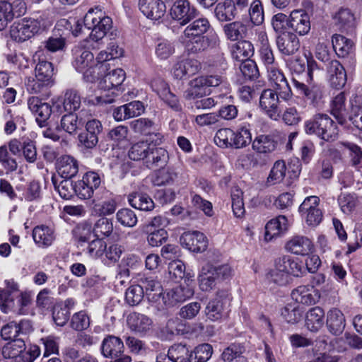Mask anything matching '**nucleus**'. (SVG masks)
<instances>
[{
  "label": "nucleus",
  "mask_w": 362,
  "mask_h": 362,
  "mask_svg": "<svg viewBox=\"0 0 362 362\" xmlns=\"http://www.w3.org/2000/svg\"><path fill=\"white\" fill-rule=\"evenodd\" d=\"M210 27V23L207 18H200L193 21L185 28V47L189 54L200 53L211 46V40L204 35Z\"/></svg>",
  "instance_id": "obj_1"
},
{
  "label": "nucleus",
  "mask_w": 362,
  "mask_h": 362,
  "mask_svg": "<svg viewBox=\"0 0 362 362\" xmlns=\"http://www.w3.org/2000/svg\"><path fill=\"white\" fill-rule=\"evenodd\" d=\"M306 134L315 135L327 142L338 138L339 129L336 123L326 114H316L305 122Z\"/></svg>",
  "instance_id": "obj_2"
},
{
  "label": "nucleus",
  "mask_w": 362,
  "mask_h": 362,
  "mask_svg": "<svg viewBox=\"0 0 362 362\" xmlns=\"http://www.w3.org/2000/svg\"><path fill=\"white\" fill-rule=\"evenodd\" d=\"M252 141L250 130L245 126L233 131L230 128L218 129L214 136V142L220 147L241 148Z\"/></svg>",
  "instance_id": "obj_3"
},
{
  "label": "nucleus",
  "mask_w": 362,
  "mask_h": 362,
  "mask_svg": "<svg viewBox=\"0 0 362 362\" xmlns=\"http://www.w3.org/2000/svg\"><path fill=\"white\" fill-rule=\"evenodd\" d=\"M123 341L118 337L107 335L100 346V351L105 358H111L110 362H132V357L124 354Z\"/></svg>",
  "instance_id": "obj_4"
},
{
  "label": "nucleus",
  "mask_w": 362,
  "mask_h": 362,
  "mask_svg": "<svg viewBox=\"0 0 362 362\" xmlns=\"http://www.w3.org/2000/svg\"><path fill=\"white\" fill-rule=\"evenodd\" d=\"M279 92L273 89L264 90L259 97V107L271 119L278 121L281 117Z\"/></svg>",
  "instance_id": "obj_5"
},
{
  "label": "nucleus",
  "mask_w": 362,
  "mask_h": 362,
  "mask_svg": "<svg viewBox=\"0 0 362 362\" xmlns=\"http://www.w3.org/2000/svg\"><path fill=\"white\" fill-rule=\"evenodd\" d=\"M30 303V296L26 293L22 296H14L6 291H0V308L4 313L13 312L20 315L25 314L24 308Z\"/></svg>",
  "instance_id": "obj_6"
},
{
  "label": "nucleus",
  "mask_w": 362,
  "mask_h": 362,
  "mask_svg": "<svg viewBox=\"0 0 362 362\" xmlns=\"http://www.w3.org/2000/svg\"><path fill=\"white\" fill-rule=\"evenodd\" d=\"M170 15L181 25H185L197 17L198 11L188 0H177L170 10Z\"/></svg>",
  "instance_id": "obj_7"
},
{
  "label": "nucleus",
  "mask_w": 362,
  "mask_h": 362,
  "mask_svg": "<svg viewBox=\"0 0 362 362\" xmlns=\"http://www.w3.org/2000/svg\"><path fill=\"white\" fill-rule=\"evenodd\" d=\"M227 291H219L214 299L211 300L205 308V315L211 321H218L226 314V305L228 303Z\"/></svg>",
  "instance_id": "obj_8"
},
{
  "label": "nucleus",
  "mask_w": 362,
  "mask_h": 362,
  "mask_svg": "<svg viewBox=\"0 0 362 362\" xmlns=\"http://www.w3.org/2000/svg\"><path fill=\"white\" fill-rule=\"evenodd\" d=\"M268 78L274 88L279 92L281 98L288 100L292 95L291 87L283 72L276 66L267 69Z\"/></svg>",
  "instance_id": "obj_9"
},
{
  "label": "nucleus",
  "mask_w": 362,
  "mask_h": 362,
  "mask_svg": "<svg viewBox=\"0 0 362 362\" xmlns=\"http://www.w3.org/2000/svg\"><path fill=\"white\" fill-rule=\"evenodd\" d=\"M194 295L193 288L188 284H181L164 293L162 302L165 306H173L183 302Z\"/></svg>",
  "instance_id": "obj_10"
},
{
  "label": "nucleus",
  "mask_w": 362,
  "mask_h": 362,
  "mask_svg": "<svg viewBox=\"0 0 362 362\" xmlns=\"http://www.w3.org/2000/svg\"><path fill=\"white\" fill-rule=\"evenodd\" d=\"M29 110L35 115L37 123L41 127L46 125L52 112H54L51 105L38 97H30L28 100Z\"/></svg>",
  "instance_id": "obj_11"
},
{
  "label": "nucleus",
  "mask_w": 362,
  "mask_h": 362,
  "mask_svg": "<svg viewBox=\"0 0 362 362\" xmlns=\"http://www.w3.org/2000/svg\"><path fill=\"white\" fill-rule=\"evenodd\" d=\"M180 240L182 246L193 252H202L207 248L206 238L201 232H185L181 235Z\"/></svg>",
  "instance_id": "obj_12"
},
{
  "label": "nucleus",
  "mask_w": 362,
  "mask_h": 362,
  "mask_svg": "<svg viewBox=\"0 0 362 362\" xmlns=\"http://www.w3.org/2000/svg\"><path fill=\"white\" fill-rule=\"evenodd\" d=\"M276 46L281 54L285 56L294 54L300 47V41L292 32H283L276 37Z\"/></svg>",
  "instance_id": "obj_13"
},
{
  "label": "nucleus",
  "mask_w": 362,
  "mask_h": 362,
  "mask_svg": "<svg viewBox=\"0 0 362 362\" xmlns=\"http://www.w3.org/2000/svg\"><path fill=\"white\" fill-rule=\"evenodd\" d=\"M130 128L136 134L149 136V141L151 143L159 144L161 142V135L154 133V123L149 119L139 118L133 120L130 123Z\"/></svg>",
  "instance_id": "obj_14"
},
{
  "label": "nucleus",
  "mask_w": 362,
  "mask_h": 362,
  "mask_svg": "<svg viewBox=\"0 0 362 362\" xmlns=\"http://www.w3.org/2000/svg\"><path fill=\"white\" fill-rule=\"evenodd\" d=\"M327 74L330 85L339 89L346 83V73L343 65L337 60L330 61L327 66Z\"/></svg>",
  "instance_id": "obj_15"
},
{
  "label": "nucleus",
  "mask_w": 362,
  "mask_h": 362,
  "mask_svg": "<svg viewBox=\"0 0 362 362\" xmlns=\"http://www.w3.org/2000/svg\"><path fill=\"white\" fill-rule=\"evenodd\" d=\"M289 28L299 35H307L310 30L309 15L303 10H294L289 16Z\"/></svg>",
  "instance_id": "obj_16"
},
{
  "label": "nucleus",
  "mask_w": 362,
  "mask_h": 362,
  "mask_svg": "<svg viewBox=\"0 0 362 362\" xmlns=\"http://www.w3.org/2000/svg\"><path fill=\"white\" fill-rule=\"evenodd\" d=\"M139 9L148 18L157 21L165 13L166 6L161 0H139Z\"/></svg>",
  "instance_id": "obj_17"
},
{
  "label": "nucleus",
  "mask_w": 362,
  "mask_h": 362,
  "mask_svg": "<svg viewBox=\"0 0 362 362\" xmlns=\"http://www.w3.org/2000/svg\"><path fill=\"white\" fill-rule=\"evenodd\" d=\"M293 83L296 90L310 100L314 106H318L322 103L324 90L321 86L313 84L308 87L295 78L293 79Z\"/></svg>",
  "instance_id": "obj_18"
},
{
  "label": "nucleus",
  "mask_w": 362,
  "mask_h": 362,
  "mask_svg": "<svg viewBox=\"0 0 362 362\" xmlns=\"http://www.w3.org/2000/svg\"><path fill=\"white\" fill-rule=\"evenodd\" d=\"M248 353L245 343L234 342L223 350L221 356L225 362H248Z\"/></svg>",
  "instance_id": "obj_19"
},
{
  "label": "nucleus",
  "mask_w": 362,
  "mask_h": 362,
  "mask_svg": "<svg viewBox=\"0 0 362 362\" xmlns=\"http://www.w3.org/2000/svg\"><path fill=\"white\" fill-rule=\"evenodd\" d=\"M201 69L200 63L196 59H185L178 61L173 66V74L176 79H183L197 74Z\"/></svg>",
  "instance_id": "obj_20"
},
{
  "label": "nucleus",
  "mask_w": 362,
  "mask_h": 362,
  "mask_svg": "<svg viewBox=\"0 0 362 362\" xmlns=\"http://www.w3.org/2000/svg\"><path fill=\"white\" fill-rule=\"evenodd\" d=\"M285 247L293 254L304 256L313 251V244L305 236L296 235L286 243Z\"/></svg>",
  "instance_id": "obj_21"
},
{
  "label": "nucleus",
  "mask_w": 362,
  "mask_h": 362,
  "mask_svg": "<svg viewBox=\"0 0 362 362\" xmlns=\"http://www.w3.org/2000/svg\"><path fill=\"white\" fill-rule=\"evenodd\" d=\"M57 173L64 179H71L78 172V163L76 159L68 155L62 156L57 160Z\"/></svg>",
  "instance_id": "obj_22"
},
{
  "label": "nucleus",
  "mask_w": 362,
  "mask_h": 362,
  "mask_svg": "<svg viewBox=\"0 0 362 362\" xmlns=\"http://www.w3.org/2000/svg\"><path fill=\"white\" fill-rule=\"evenodd\" d=\"M277 269L285 272L288 276H299L303 273V266L289 255H284L275 260Z\"/></svg>",
  "instance_id": "obj_23"
},
{
  "label": "nucleus",
  "mask_w": 362,
  "mask_h": 362,
  "mask_svg": "<svg viewBox=\"0 0 362 362\" xmlns=\"http://www.w3.org/2000/svg\"><path fill=\"white\" fill-rule=\"evenodd\" d=\"M141 286L143 290H146V295L149 301L154 303H160L162 301L163 288L160 281L154 279L153 277H146L141 279Z\"/></svg>",
  "instance_id": "obj_24"
},
{
  "label": "nucleus",
  "mask_w": 362,
  "mask_h": 362,
  "mask_svg": "<svg viewBox=\"0 0 362 362\" xmlns=\"http://www.w3.org/2000/svg\"><path fill=\"white\" fill-rule=\"evenodd\" d=\"M179 173L174 168H161L156 171L153 183L156 186H171L177 182Z\"/></svg>",
  "instance_id": "obj_25"
},
{
  "label": "nucleus",
  "mask_w": 362,
  "mask_h": 362,
  "mask_svg": "<svg viewBox=\"0 0 362 362\" xmlns=\"http://www.w3.org/2000/svg\"><path fill=\"white\" fill-rule=\"evenodd\" d=\"M81 103V98L78 91L74 89H69L64 93L62 101L54 105V107L57 108L60 113H62L63 111L61 110V105H62L64 112H74L80 107Z\"/></svg>",
  "instance_id": "obj_26"
},
{
  "label": "nucleus",
  "mask_w": 362,
  "mask_h": 362,
  "mask_svg": "<svg viewBox=\"0 0 362 362\" xmlns=\"http://www.w3.org/2000/svg\"><path fill=\"white\" fill-rule=\"evenodd\" d=\"M331 113L339 124H344L346 122L349 112L346 107V95L344 92L339 93L332 100Z\"/></svg>",
  "instance_id": "obj_27"
},
{
  "label": "nucleus",
  "mask_w": 362,
  "mask_h": 362,
  "mask_svg": "<svg viewBox=\"0 0 362 362\" xmlns=\"http://www.w3.org/2000/svg\"><path fill=\"white\" fill-rule=\"evenodd\" d=\"M226 38L230 41H240L247 37L248 27L241 21H233L226 24L223 28Z\"/></svg>",
  "instance_id": "obj_28"
},
{
  "label": "nucleus",
  "mask_w": 362,
  "mask_h": 362,
  "mask_svg": "<svg viewBox=\"0 0 362 362\" xmlns=\"http://www.w3.org/2000/svg\"><path fill=\"white\" fill-rule=\"evenodd\" d=\"M125 78V72L122 69H116L104 76L99 83V86L104 90L117 89Z\"/></svg>",
  "instance_id": "obj_29"
},
{
  "label": "nucleus",
  "mask_w": 362,
  "mask_h": 362,
  "mask_svg": "<svg viewBox=\"0 0 362 362\" xmlns=\"http://www.w3.org/2000/svg\"><path fill=\"white\" fill-rule=\"evenodd\" d=\"M326 322L328 330L334 335H339L345 328L344 314L337 308L329 311Z\"/></svg>",
  "instance_id": "obj_30"
},
{
  "label": "nucleus",
  "mask_w": 362,
  "mask_h": 362,
  "mask_svg": "<svg viewBox=\"0 0 362 362\" xmlns=\"http://www.w3.org/2000/svg\"><path fill=\"white\" fill-rule=\"evenodd\" d=\"M127 322L130 329L141 334L148 331L152 324V321L148 317L138 313L129 314Z\"/></svg>",
  "instance_id": "obj_31"
},
{
  "label": "nucleus",
  "mask_w": 362,
  "mask_h": 362,
  "mask_svg": "<svg viewBox=\"0 0 362 362\" xmlns=\"http://www.w3.org/2000/svg\"><path fill=\"white\" fill-rule=\"evenodd\" d=\"M146 166L148 168L165 165L169 160V153L163 148L151 146L148 155Z\"/></svg>",
  "instance_id": "obj_32"
},
{
  "label": "nucleus",
  "mask_w": 362,
  "mask_h": 362,
  "mask_svg": "<svg viewBox=\"0 0 362 362\" xmlns=\"http://www.w3.org/2000/svg\"><path fill=\"white\" fill-rule=\"evenodd\" d=\"M209 92L202 76H199L189 83V87L184 92L183 96L186 100L202 98Z\"/></svg>",
  "instance_id": "obj_33"
},
{
  "label": "nucleus",
  "mask_w": 362,
  "mask_h": 362,
  "mask_svg": "<svg viewBox=\"0 0 362 362\" xmlns=\"http://www.w3.org/2000/svg\"><path fill=\"white\" fill-rule=\"evenodd\" d=\"M287 223L286 217L283 215L270 220L265 226V240H271L273 238L278 236L282 232L286 230Z\"/></svg>",
  "instance_id": "obj_34"
},
{
  "label": "nucleus",
  "mask_w": 362,
  "mask_h": 362,
  "mask_svg": "<svg viewBox=\"0 0 362 362\" xmlns=\"http://www.w3.org/2000/svg\"><path fill=\"white\" fill-rule=\"evenodd\" d=\"M324 310L318 307L310 308L306 313L305 325L307 328L313 332H317L324 324Z\"/></svg>",
  "instance_id": "obj_35"
},
{
  "label": "nucleus",
  "mask_w": 362,
  "mask_h": 362,
  "mask_svg": "<svg viewBox=\"0 0 362 362\" xmlns=\"http://www.w3.org/2000/svg\"><path fill=\"white\" fill-rule=\"evenodd\" d=\"M231 54L233 59L239 62L249 60L254 54L253 45L248 40H240L233 45Z\"/></svg>",
  "instance_id": "obj_36"
},
{
  "label": "nucleus",
  "mask_w": 362,
  "mask_h": 362,
  "mask_svg": "<svg viewBox=\"0 0 362 362\" xmlns=\"http://www.w3.org/2000/svg\"><path fill=\"white\" fill-rule=\"evenodd\" d=\"M215 16L220 22L231 21L235 16V8L233 0H225L216 4Z\"/></svg>",
  "instance_id": "obj_37"
},
{
  "label": "nucleus",
  "mask_w": 362,
  "mask_h": 362,
  "mask_svg": "<svg viewBox=\"0 0 362 362\" xmlns=\"http://www.w3.org/2000/svg\"><path fill=\"white\" fill-rule=\"evenodd\" d=\"M25 350V344L22 339H13L0 350L3 358L12 359L21 356Z\"/></svg>",
  "instance_id": "obj_38"
},
{
  "label": "nucleus",
  "mask_w": 362,
  "mask_h": 362,
  "mask_svg": "<svg viewBox=\"0 0 362 362\" xmlns=\"http://www.w3.org/2000/svg\"><path fill=\"white\" fill-rule=\"evenodd\" d=\"M75 61L74 66L77 71H84L95 64L93 54L89 50L81 47H76L74 49Z\"/></svg>",
  "instance_id": "obj_39"
},
{
  "label": "nucleus",
  "mask_w": 362,
  "mask_h": 362,
  "mask_svg": "<svg viewBox=\"0 0 362 362\" xmlns=\"http://www.w3.org/2000/svg\"><path fill=\"white\" fill-rule=\"evenodd\" d=\"M151 146L148 141H138L132 145L128 151V156L131 160L136 161L142 160L145 164Z\"/></svg>",
  "instance_id": "obj_40"
},
{
  "label": "nucleus",
  "mask_w": 362,
  "mask_h": 362,
  "mask_svg": "<svg viewBox=\"0 0 362 362\" xmlns=\"http://www.w3.org/2000/svg\"><path fill=\"white\" fill-rule=\"evenodd\" d=\"M277 146V141L271 135L261 134L257 136L252 142V148L261 153L274 151Z\"/></svg>",
  "instance_id": "obj_41"
},
{
  "label": "nucleus",
  "mask_w": 362,
  "mask_h": 362,
  "mask_svg": "<svg viewBox=\"0 0 362 362\" xmlns=\"http://www.w3.org/2000/svg\"><path fill=\"white\" fill-rule=\"evenodd\" d=\"M33 238L39 246H49L54 239V233L51 228L45 226H37L33 230Z\"/></svg>",
  "instance_id": "obj_42"
},
{
  "label": "nucleus",
  "mask_w": 362,
  "mask_h": 362,
  "mask_svg": "<svg viewBox=\"0 0 362 362\" xmlns=\"http://www.w3.org/2000/svg\"><path fill=\"white\" fill-rule=\"evenodd\" d=\"M128 201L129 204L141 211H151L154 208V202L146 194L132 193L129 195Z\"/></svg>",
  "instance_id": "obj_43"
},
{
  "label": "nucleus",
  "mask_w": 362,
  "mask_h": 362,
  "mask_svg": "<svg viewBox=\"0 0 362 362\" xmlns=\"http://www.w3.org/2000/svg\"><path fill=\"white\" fill-rule=\"evenodd\" d=\"M291 297L296 303L304 305H312L316 301L313 295V288L307 286H300L293 290Z\"/></svg>",
  "instance_id": "obj_44"
},
{
  "label": "nucleus",
  "mask_w": 362,
  "mask_h": 362,
  "mask_svg": "<svg viewBox=\"0 0 362 362\" xmlns=\"http://www.w3.org/2000/svg\"><path fill=\"white\" fill-rule=\"evenodd\" d=\"M332 46L339 57H345L351 50L353 42L343 35L335 34L332 39Z\"/></svg>",
  "instance_id": "obj_45"
},
{
  "label": "nucleus",
  "mask_w": 362,
  "mask_h": 362,
  "mask_svg": "<svg viewBox=\"0 0 362 362\" xmlns=\"http://www.w3.org/2000/svg\"><path fill=\"white\" fill-rule=\"evenodd\" d=\"M54 189L58 192L60 197L64 199H69L75 194V184L71 179H64L58 182L55 177L52 178Z\"/></svg>",
  "instance_id": "obj_46"
},
{
  "label": "nucleus",
  "mask_w": 362,
  "mask_h": 362,
  "mask_svg": "<svg viewBox=\"0 0 362 362\" xmlns=\"http://www.w3.org/2000/svg\"><path fill=\"white\" fill-rule=\"evenodd\" d=\"M336 24L341 30H349L355 26V17L351 10L341 8L335 15Z\"/></svg>",
  "instance_id": "obj_47"
},
{
  "label": "nucleus",
  "mask_w": 362,
  "mask_h": 362,
  "mask_svg": "<svg viewBox=\"0 0 362 362\" xmlns=\"http://www.w3.org/2000/svg\"><path fill=\"white\" fill-rule=\"evenodd\" d=\"M93 229L91 223L84 221L78 223L72 231L74 240L82 245L88 242L92 233H93Z\"/></svg>",
  "instance_id": "obj_48"
},
{
  "label": "nucleus",
  "mask_w": 362,
  "mask_h": 362,
  "mask_svg": "<svg viewBox=\"0 0 362 362\" xmlns=\"http://www.w3.org/2000/svg\"><path fill=\"white\" fill-rule=\"evenodd\" d=\"M35 78L38 80L49 83H52L54 74V68L51 62L40 60L35 66Z\"/></svg>",
  "instance_id": "obj_49"
},
{
  "label": "nucleus",
  "mask_w": 362,
  "mask_h": 362,
  "mask_svg": "<svg viewBox=\"0 0 362 362\" xmlns=\"http://www.w3.org/2000/svg\"><path fill=\"white\" fill-rule=\"evenodd\" d=\"M113 228L112 220L102 217L96 221L93 227V235L96 238L104 239L112 233Z\"/></svg>",
  "instance_id": "obj_50"
},
{
  "label": "nucleus",
  "mask_w": 362,
  "mask_h": 362,
  "mask_svg": "<svg viewBox=\"0 0 362 362\" xmlns=\"http://www.w3.org/2000/svg\"><path fill=\"white\" fill-rule=\"evenodd\" d=\"M81 126V121L78 119L76 114L68 112L62 117L60 128L64 132L72 134Z\"/></svg>",
  "instance_id": "obj_51"
},
{
  "label": "nucleus",
  "mask_w": 362,
  "mask_h": 362,
  "mask_svg": "<svg viewBox=\"0 0 362 362\" xmlns=\"http://www.w3.org/2000/svg\"><path fill=\"white\" fill-rule=\"evenodd\" d=\"M303 310L298 305L287 304L281 310V315L288 322L295 324L299 322L303 316Z\"/></svg>",
  "instance_id": "obj_52"
},
{
  "label": "nucleus",
  "mask_w": 362,
  "mask_h": 362,
  "mask_svg": "<svg viewBox=\"0 0 362 362\" xmlns=\"http://www.w3.org/2000/svg\"><path fill=\"white\" fill-rule=\"evenodd\" d=\"M168 353L175 362H189L192 357V351L186 345L181 344L172 346Z\"/></svg>",
  "instance_id": "obj_53"
},
{
  "label": "nucleus",
  "mask_w": 362,
  "mask_h": 362,
  "mask_svg": "<svg viewBox=\"0 0 362 362\" xmlns=\"http://www.w3.org/2000/svg\"><path fill=\"white\" fill-rule=\"evenodd\" d=\"M216 277L214 274L212 273V271L206 264L202 267L201 274L199 275L200 288L204 291L211 290L216 285Z\"/></svg>",
  "instance_id": "obj_54"
},
{
  "label": "nucleus",
  "mask_w": 362,
  "mask_h": 362,
  "mask_svg": "<svg viewBox=\"0 0 362 362\" xmlns=\"http://www.w3.org/2000/svg\"><path fill=\"white\" fill-rule=\"evenodd\" d=\"M286 171V166L285 162L281 160L276 161L267 177V183L273 185L281 182L285 177Z\"/></svg>",
  "instance_id": "obj_55"
},
{
  "label": "nucleus",
  "mask_w": 362,
  "mask_h": 362,
  "mask_svg": "<svg viewBox=\"0 0 362 362\" xmlns=\"http://www.w3.org/2000/svg\"><path fill=\"white\" fill-rule=\"evenodd\" d=\"M144 297V291L141 285L130 286L125 292V300L131 306L139 305Z\"/></svg>",
  "instance_id": "obj_56"
},
{
  "label": "nucleus",
  "mask_w": 362,
  "mask_h": 362,
  "mask_svg": "<svg viewBox=\"0 0 362 362\" xmlns=\"http://www.w3.org/2000/svg\"><path fill=\"white\" fill-rule=\"evenodd\" d=\"M169 223L167 218L158 215L147 220L141 226V230L143 233H151V231L164 229Z\"/></svg>",
  "instance_id": "obj_57"
},
{
  "label": "nucleus",
  "mask_w": 362,
  "mask_h": 362,
  "mask_svg": "<svg viewBox=\"0 0 362 362\" xmlns=\"http://www.w3.org/2000/svg\"><path fill=\"white\" fill-rule=\"evenodd\" d=\"M213 347L209 344H202L197 346L193 352L189 362H206L211 357Z\"/></svg>",
  "instance_id": "obj_58"
},
{
  "label": "nucleus",
  "mask_w": 362,
  "mask_h": 362,
  "mask_svg": "<svg viewBox=\"0 0 362 362\" xmlns=\"http://www.w3.org/2000/svg\"><path fill=\"white\" fill-rule=\"evenodd\" d=\"M97 27H95L91 31L90 37L95 41L103 39L107 31L112 28V21L108 16H103L102 21L97 22Z\"/></svg>",
  "instance_id": "obj_59"
},
{
  "label": "nucleus",
  "mask_w": 362,
  "mask_h": 362,
  "mask_svg": "<svg viewBox=\"0 0 362 362\" xmlns=\"http://www.w3.org/2000/svg\"><path fill=\"white\" fill-rule=\"evenodd\" d=\"M117 220L122 226L133 227L137 223V217L134 211L130 209H119L116 214Z\"/></svg>",
  "instance_id": "obj_60"
},
{
  "label": "nucleus",
  "mask_w": 362,
  "mask_h": 362,
  "mask_svg": "<svg viewBox=\"0 0 362 362\" xmlns=\"http://www.w3.org/2000/svg\"><path fill=\"white\" fill-rule=\"evenodd\" d=\"M6 9L8 10V14L7 18L13 20L14 18H19L23 16L26 12V4L22 0H16L12 3H5Z\"/></svg>",
  "instance_id": "obj_61"
},
{
  "label": "nucleus",
  "mask_w": 362,
  "mask_h": 362,
  "mask_svg": "<svg viewBox=\"0 0 362 362\" xmlns=\"http://www.w3.org/2000/svg\"><path fill=\"white\" fill-rule=\"evenodd\" d=\"M349 119L356 127L362 130V105L357 100L351 101Z\"/></svg>",
  "instance_id": "obj_62"
},
{
  "label": "nucleus",
  "mask_w": 362,
  "mask_h": 362,
  "mask_svg": "<svg viewBox=\"0 0 362 362\" xmlns=\"http://www.w3.org/2000/svg\"><path fill=\"white\" fill-rule=\"evenodd\" d=\"M107 247L106 243L102 238H96L88 243L87 253L93 258L102 257Z\"/></svg>",
  "instance_id": "obj_63"
},
{
  "label": "nucleus",
  "mask_w": 362,
  "mask_h": 362,
  "mask_svg": "<svg viewBox=\"0 0 362 362\" xmlns=\"http://www.w3.org/2000/svg\"><path fill=\"white\" fill-rule=\"evenodd\" d=\"M240 69L243 76L247 80H255L258 78L259 74L256 63L251 59L242 62Z\"/></svg>",
  "instance_id": "obj_64"
}]
</instances>
